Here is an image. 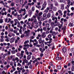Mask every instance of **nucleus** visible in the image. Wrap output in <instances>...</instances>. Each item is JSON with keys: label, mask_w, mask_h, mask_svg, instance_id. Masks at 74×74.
I'll return each mask as SVG.
<instances>
[{"label": "nucleus", "mask_w": 74, "mask_h": 74, "mask_svg": "<svg viewBox=\"0 0 74 74\" xmlns=\"http://www.w3.org/2000/svg\"><path fill=\"white\" fill-rule=\"evenodd\" d=\"M64 20V22H65V19H64L63 18H62L60 19V22L61 23V24L60 25V26H59V29H61V27L63 26V21Z\"/></svg>", "instance_id": "f257e3e1"}, {"label": "nucleus", "mask_w": 74, "mask_h": 74, "mask_svg": "<svg viewBox=\"0 0 74 74\" xmlns=\"http://www.w3.org/2000/svg\"><path fill=\"white\" fill-rule=\"evenodd\" d=\"M49 12H51V13H52L53 14L51 15V18H52V20L53 21H55V15L53 14V12L52 11V10H49Z\"/></svg>", "instance_id": "f03ea898"}, {"label": "nucleus", "mask_w": 74, "mask_h": 74, "mask_svg": "<svg viewBox=\"0 0 74 74\" xmlns=\"http://www.w3.org/2000/svg\"><path fill=\"white\" fill-rule=\"evenodd\" d=\"M24 47H23V49H25V52L27 51V48H28L29 47V44H26L24 45Z\"/></svg>", "instance_id": "7ed1b4c3"}, {"label": "nucleus", "mask_w": 74, "mask_h": 74, "mask_svg": "<svg viewBox=\"0 0 74 74\" xmlns=\"http://www.w3.org/2000/svg\"><path fill=\"white\" fill-rule=\"evenodd\" d=\"M30 31L29 30H28L27 31H25V33L26 34L25 35V37H28L29 36V32Z\"/></svg>", "instance_id": "20e7f679"}, {"label": "nucleus", "mask_w": 74, "mask_h": 74, "mask_svg": "<svg viewBox=\"0 0 74 74\" xmlns=\"http://www.w3.org/2000/svg\"><path fill=\"white\" fill-rule=\"evenodd\" d=\"M23 11L24 12H26V9H25V8H24L23 9L21 8L18 11V12L19 13H21V12H23Z\"/></svg>", "instance_id": "39448f33"}, {"label": "nucleus", "mask_w": 74, "mask_h": 74, "mask_svg": "<svg viewBox=\"0 0 74 74\" xmlns=\"http://www.w3.org/2000/svg\"><path fill=\"white\" fill-rule=\"evenodd\" d=\"M10 43H13L15 41V38H12L10 40Z\"/></svg>", "instance_id": "423d86ee"}, {"label": "nucleus", "mask_w": 74, "mask_h": 74, "mask_svg": "<svg viewBox=\"0 0 74 74\" xmlns=\"http://www.w3.org/2000/svg\"><path fill=\"white\" fill-rule=\"evenodd\" d=\"M41 37H42V38H45L46 37V34H45V32H44L42 34Z\"/></svg>", "instance_id": "0eeeda50"}, {"label": "nucleus", "mask_w": 74, "mask_h": 74, "mask_svg": "<svg viewBox=\"0 0 74 74\" xmlns=\"http://www.w3.org/2000/svg\"><path fill=\"white\" fill-rule=\"evenodd\" d=\"M47 4V2H46V1H45L44 2V3L42 5V7H43L44 8H45L46 7Z\"/></svg>", "instance_id": "6e6552de"}, {"label": "nucleus", "mask_w": 74, "mask_h": 74, "mask_svg": "<svg viewBox=\"0 0 74 74\" xmlns=\"http://www.w3.org/2000/svg\"><path fill=\"white\" fill-rule=\"evenodd\" d=\"M49 10V7H47L46 9H45V12L46 13V14H47L48 12V11Z\"/></svg>", "instance_id": "1a4fd4ad"}, {"label": "nucleus", "mask_w": 74, "mask_h": 74, "mask_svg": "<svg viewBox=\"0 0 74 74\" xmlns=\"http://www.w3.org/2000/svg\"><path fill=\"white\" fill-rule=\"evenodd\" d=\"M34 23H35V25H38V22L37 21L36 19H34V20L33 21Z\"/></svg>", "instance_id": "9d476101"}, {"label": "nucleus", "mask_w": 74, "mask_h": 74, "mask_svg": "<svg viewBox=\"0 0 74 74\" xmlns=\"http://www.w3.org/2000/svg\"><path fill=\"white\" fill-rule=\"evenodd\" d=\"M38 41L39 42V44H41V43H44V40H42L41 39H39L38 40Z\"/></svg>", "instance_id": "9b49d317"}, {"label": "nucleus", "mask_w": 74, "mask_h": 74, "mask_svg": "<svg viewBox=\"0 0 74 74\" xmlns=\"http://www.w3.org/2000/svg\"><path fill=\"white\" fill-rule=\"evenodd\" d=\"M16 61V62L17 63H18L19 61V58H18V57H16L15 59L14 60V61Z\"/></svg>", "instance_id": "f8f14e48"}, {"label": "nucleus", "mask_w": 74, "mask_h": 74, "mask_svg": "<svg viewBox=\"0 0 74 74\" xmlns=\"http://www.w3.org/2000/svg\"><path fill=\"white\" fill-rule=\"evenodd\" d=\"M62 53L63 54V55L65 56V49L64 48L62 49Z\"/></svg>", "instance_id": "ddd939ff"}, {"label": "nucleus", "mask_w": 74, "mask_h": 74, "mask_svg": "<svg viewBox=\"0 0 74 74\" xmlns=\"http://www.w3.org/2000/svg\"><path fill=\"white\" fill-rule=\"evenodd\" d=\"M28 14L29 15H31L32 14V13H33V12L31 10H29L28 11Z\"/></svg>", "instance_id": "4468645a"}, {"label": "nucleus", "mask_w": 74, "mask_h": 74, "mask_svg": "<svg viewBox=\"0 0 74 74\" xmlns=\"http://www.w3.org/2000/svg\"><path fill=\"white\" fill-rule=\"evenodd\" d=\"M2 61L1 60H0V63L1 64H3L4 63V60L3 59H2Z\"/></svg>", "instance_id": "2eb2a0df"}, {"label": "nucleus", "mask_w": 74, "mask_h": 74, "mask_svg": "<svg viewBox=\"0 0 74 74\" xmlns=\"http://www.w3.org/2000/svg\"><path fill=\"white\" fill-rule=\"evenodd\" d=\"M64 5L63 4H62L61 5V8L62 10H64Z\"/></svg>", "instance_id": "dca6fc26"}, {"label": "nucleus", "mask_w": 74, "mask_h": 74, "mask_svg": "<svg viewBox=\"0 0 74 74\" xmlns=\"http://www.w3.org/2000/svg\"><path fill=\"white\" fill-rule=\"evenodd\" d=\"M31 58V56L30 55H28L27 56V60H30V58Z\"/></svg>", "instance_id": "f3484780"}, {"label": "nucleus", "mask_w": 74, "mask_h": 74, "mask_svg": "<svg viewBox=\"0 0 74 74\" xmlns=\"http://www.w3.org/2000/svg\"><path fill=\"white\" fill-rule=\"evenodd\" d=\"M56 60H62V58L61 57H57L56 58Z\"/></svg>", "instance_id": "a211bd4d"}, {"label": "nucleus", "mask_w": 74, "mask_h": 74, "mask_svg": "<svg viewBox=\"0 0 74 74\" xmlns=\"http://www.w3.org/2000/svg\"><path fill=\"white\" fill-rule=\"evenodd\" d=\"M6 55H8V54H7V53H6V54H4L2 56V58L3 59H4L5 58V56H6Z\"/></svg>", "instance_id": "6ab92c4d"}, {"label": "nucleus", "mask_w": 74, "mask_h": 74, "mask_svg": "<svg viewBox=\"0 0 74 74\" xmlns=\"http://www.w3.org/2000/svg\"><path fill=\"white\" fill-rule=\"evenodd\" d=\"M28 21L29 22H30V21H31V22H33V19L32 18H29L28 19Z\"/></svg>", "instance_id": "aec40b11"}, {"label": "nucleus", "mask_w": 74, "mask_h": 74, "mask_svg": "<svg viewBox=\"0 0 74 74\" xmlns=\"http://www.w3.org/2000/svg\"><path fill=\"white\" fill-rule=\"evenodd\" d=\"M36 8H38V9H41V6L40 5H36Z\"/></svg>", "instance_id": "412c9836"}, {"label": "nucleus", "mask_w": 74, "mask_h": 74, "mask_svg": "<svg viewBox=\"0 0 74 74\" xmlns=\"http://www.w3.org/2000/svg\"><path fill=\"white\" fill-rule=\"evenodd\" d=\"M55 19L56 20L55 21L54 23H58V18L56 17H55Z\"/></svg>", "instance_id": "4be33fe9"}, {"label": "nucleus", "mask_w": 74, "mask_h": 74, "mask_svg": "<svg viewBox=\"0 0 74 74\" xmlns=\"http://www.w3.org/2000/svg\"><path fill=\"white\" fill-rule=\"evenodd\" d=\"M51 14L50 13H48L47 15V17L48 18H50L51 17Z\"/></svg>", "instance_id": "5701e85b"}, {"label": "nucleus", "mask_w": 74, "mask_h": 74, "mask_svg": "<svg viewBox=\"0 0 74 74\" xmlns=\"http://www.w3.org/2000/svg\"><path fill=\"white\" fill-rule=\"evenodd\" d=\"M36 43H34L33 45L34 46H36V45H37L38 44V41H37L36 42H35Z\"/></svg>", "instance_id": "b1692460"}, {"label": "nucleus", "mask_w": 74, "mask_h": 74, "mask_svg": "<svg viewBox=\"0 0 74 74\" xmlns=\"http://www.w3.org/2000/svg\"><path fill=\"white\" fill-rule=\"evenodd\" d=\"M36 17H37V16H36L35 15H34L32 17V18L33 19V20L34 21V19H36Z\"/></svg>", "instance_id": "393cba45"}, {"label": "nucleus", "mask_w": 74, "mask_h": 74, "mask_svg": "<svg viewBox=\"0 0 74 74\" xmlns=\"http://www.w3.org/2000/svg\"><path fill=\"white\" fill-rule=\"evenodd\" d=\"M24 52H24V51H21V56H23V55H24V54L23 53H24Z\"/></svg>", "instance_id": "a878e982"}, {"label": "nucleus", "mask_w": 74, "mask_h": 74, "mask_svg": "<svg viewBox=\"0 0 74 74\" xmlns=\"http://www.w3.org/2000/svg\"><path fill=\"white\" fill-rule=\"evenodd\" d=\"M52 35L53 36H56V32H53L52 33Z\"/></svg>", "instance_id": "bb28decb"}, {"label": "nucleus", "mask_w": 74, "mask_h": 74, "mask_svg": "<svg viewBox=\"0 0 74 74\" xmlns=\"http://www.w3.org/2000/svg\"><path fill=\"white\" fill-rule=\"evenodd\" d=\"M47 37L49 38H51L52 37V35L51 34H49L47 36Z\"/></svg>", "instance_id": "cd10ccee"}, {"label": "nucleus", "mask_w": 74, "mask_h": 74, "mask_svg": "<svg viewBox=\"0 0 74 74\" xmlns=\"http://www.w3.org/2000/svg\"><path fill=\"white\" fill-rule=\"evenodd\" d=\"M53 4H51L49 7V8L51 9V10H52V8H53Z\"/></svg>", "instance_id": "c85d7f7f"}, {"label": "nucleus", "mask_w": 74, "mask_h": 74, "mask_svg": "<svg viewBox=\"0 0 74 74\" xmlns=\"http://www.w3.org/2000/svg\"><path fill=\"white\" fill-rule=\"evenodd\" d=\"M14 21L16 23H19V21H18V20L16 19H14Z\"/></svg>", "instance_id": "c756f323"}, {"label": "nucleus", "mask_w": 74, "mask_h": 74, "mask_svg": "<svg viewBox=\"0 0 74 74\" xmlns=\"http://www.w3.org/2000/svg\"><path fill=\"white\" fill-rule=\"evenodd\" d=\"M69 26L71 27H73L74 26V25L73 23H70L69 24Z\"/></svg>", "instance_id": "7c9ffc66"}, {"label": "nucleus", "mask_w": 74, "mask_h": 74, "mask_svg": "<svg viewBox=\"0 0 74 74\" xmlns=\"http://www.w3.org/2000/svg\"><path fill=\"white\" fill-rule=\"evenodd\" d=\"M35 10V7L32 6V11H34Z\"/></svg>", "instance_id": "2f4dec72"}, {"label": "nucleus", "mask_w": 74, "mask_h": 74, "mask_svg": "<svg viewBox=\"0 0 74 74\" xmlns=\"http://www.w3.org/2000/svg\"><path fill=\"white\" fill-rule=\"evenodd\" d=\"M11 52L12 54H15V53H16L15 51L14 50L11 51Z\"/></svg>", "instance_id": "473e14b6"}, {"label": "nucleus", "mask_w": 74, "mask_h": 74, "mask_svg": "<svg viewBox=\"0 0 74 74\" xmlns=\"http://www.w3.org/2000/svg\"><path fill=\"white\" fill-rule=\"evenodd\" d=\"M17 66H19V67H21H21H23V66L21 65V64L19 62L18 63Z\"/></svg>", "instance_id": "72a5a7b5"}, {"label": "nucleus", "mask_w": 74, "mask_h": 74, "mask_svg": "<svg viewBox=\"0 0 74 74\" xmlns=\"http://www.w3.org/2000/svg\"><path fill=\"white\" fill-rule=\"evenodd\" d=\"M45 26L46 27H49V24L48 23H47L45 25Z\"/></svg>", "instance_id": "f704fd0d"}, {"label": "nucleus", "mask_w": 74, "mask_h": 74, "mask_svg": "<svg viewBox=\"0 0 74 74\" xmlns=\"http://www.w3.org/2000/svg\"><path fill=\"white\" fill-rule=\"evenodd\" d=\"M14 4H15V3L14 2H12L11 4V5L12 7H14Z\"/></svg>", "instance_id": "c9c22d12"}, {"label": "nucleus", "mask_w": 74, "mask_h": 74, "mask_svg": "<svg viewBox=\"0 0 74 74\" xmlns=\"http://www.w3.org/2000/svg\"><path fill=\"white\" fill-rule=\"evenodd\" d=\"M27 16H28V14L26 15L25 16V17L23 18V19H25V18H27Z\"/></svg>", "instance_id": "e433bc0d"}, {"label": "nucleus", "mask_w": 74, "mask_h": 74, "mask_svg": "<svg viewBox=\"0 0 74 74\" xmlns=\"http://www.w3.org/2000/svg\"><path fill=\"white\" fill-rule=\"evenodd\" d=\"M28 42H29V40H27L24 42V44H27V43Z\"/></svg>", "instance_id": "4c0bfd02"}, {"label": "nucleus", "mask_w": 74, "mask_h": 74, "mask_svg": "<svg viewBox=\"0 0 74 74\" xmlns=\"http://www.w3.org/2000/svg\"><path fill=\"white\" fill-rule=\"evenodd\" d=\"M43 17H46L47 16V14L46 13H44L43 14Z\"/></svg>", "instance_id": "58836bf2"}, {"label": "nucleus", "mask_w": 74, "mask_h": 74, "mask_svg": "<svg viewBox=\"0 0 74 74\" xmlns=\"http://www.w3.org/2000/svg\"><path fill=\"white\" fill-rule=\"evenodd\" d=\"M8 37H11L12 36V33H10L8 35Z\"/></svg>", "instance_id": "ea45409f"}, {"label": "nucleus", "mask_w": 74, "mask_h": 74, "mask_svg": "<svg viewBox=\"0 0 74 74\" xmlns=\"http://www.w3.org/2000/svg\"><path fill=\"white\" fill-rule=\"evenodd\" d=\"M17 27H20V23H18Z\"/></svg>", "instance_id": "a19ab883"}, {"label": "nucleus", "mask_w": 74, "mask_h": 74, "mask_svg": "<svg viewBox=\"0 0 74 74\" xmlns=\"http://www.w3.org/2000/svg\"><path fill=\"white\" fill-rule=\"evenodd\" d=\"M57 69H61V66H57Z\"/></svg>", "instance_id": "79ce46f5"}, {"label": "nucleus", "mask_w": 74, "mask_h": 74, "mask_svg": "<svg viewBox=\"0 0 74 74\" xmlns=\"http://www.w3.org/2000/svg\"><path fill=\"white\" fill-rule=\"evenodd\" d=\"M31 33L33 34V36H36V33L34 32H32Z\"/></svg>", "instance_id": "37998d69"}, {"label": "nucleus", "mask_w": 74, "mask_h": 74, "mask_svg": "<svg viewBox=\"0 0 74 74\" xmlns=\"http://www.w3.org/2000/svg\"><path fill=\"white\" fill-rule=\"evenodd\" d=\"M28 28L29 29H30L31 30H32V29H33V28L32 27V26H31L30 27V26H29L28 27Z\"/></svg>", "instance_id": "c03bdc74"}, {"label": "nucleus", "mask_w": 74, "mask_h": 74, "mask_svg": "<svg viewBox=\"0 0 74 74\" xmlns=\"http://www.w3.org/2000/svg\"><path fill=\"white\" fill-rule=\"evenodd\" d=\"M4 41V38H1L0 39V42H3Z\"/></svg>", "instance_id": "a18cd8bd"}, {"label": "nucleus", "mask_w": 74, "mask_h": 74, "mask_svg": "<svg viewBox=\"0 0 74 74\" xmlns=\"http://www.w3.org/2000/svg\"><path fill=\"white\" fill-rule=\"evenodd\" d=\"M22 29H19V32L20 34H22Z\"/></svg>", "instance_id": "49530a36"}, {"label": "nucleus", "mask_w": 74, "mask_h": 74, "mask_svg": "<svg viewBox=\"0 0 74 74\" xmlns=\"http://www.w3.org/2000/svg\"><path fill=\"white\" fill-rule=\"evenodd\" d=\"M60 3H62V2L64 3L65 2V0H64L63 1V0H60Z\"/></svg>", "instance_id": "de8ad7c7"}, {"label": "nucleus", "mask_w": 74, "mask_h": 74, "mask_svg": "<svg viewBox=\"0 0 74 74\" xmlns=\"http://www.w3.org/2000/svg\"><path fill=\"white\" fill-rule=\"evenodd\" d=\"M3 22V20L2 19H0V23H2Z\"/></svg>", "instance_id": "09e8293b"}, {"label": "nucleus", "mask_w": 74, "mask_h": 74, "mask_svg": "<svg viewBox=\"0 0 74 74\" xmlns=\"http://www.w3.org/2000/svg\"><path fill=\"white\" fill-rule=\"evenodd\" d=\"M48 21L49 23H51V22H52V20H51V19L49 18V19Z\"/></svg>", "instance_id": "8fccbe9b"}, {"label": "nucleus", "mask_w": 74, "mask_h": 74, "mask_svg": "<svg viewBox=\"0 0 74 74\" xmlns=\"http://www.w3.org/2000/svg\"><path fill=\"white\" fill-rule=\"evenodd\" d=\"M25 37V34H22L21 36V38H23Z\"/></svg>", "instance_id": "3c124183"}, {"label": "nucleus", "mask_w": 74, "mask_h": 74, "mask_svg": "<svg viewBox=\"0 0 74 74\" xmlns=\"http://www.w3.org/2000/svg\"><path fill=\"white\" fill-rule=\"evenodd\" d=\"M20 4H21V5H22V4H23V0H21L20 1Z\"/></svg>", "instance_id": "603ef678"}, {"label": "nucleus", "mask_w": 74, "mask_h": 74, "mask_svg": "<svg viewBox=\"0 0 74 74\" xmlns=\"http://www.w3.org/2000/svg\"><path fill=\"white\" fill-rule=\"evenodd\" d=\"M42 12H40L38 14L39 16H40V15H42Z\"/></svg>", "instance_id": "864d4df0"}, {"label": "nucleus", "mask_w": 74, "mask_h": 74, "mask_svg": "<svg viewBox=\"0 0 74 74\" xmlns=\"http://www.w3.org/2000/svg\"><path fill=\"white\" fill-rule=\"evenodd\" d=\"M71 2V1L70 0H68L67 1V3L68 4H70V3Z\"/></svg>", "instance_id": "5fc2aeb1"}, {"label": "nucleus", "mask_w": 74, "mask_h": 74, "mask_svg": "<svg viewBox=\"0 0 74 74\" xmlns=\"http://www.w3.org/2000/svg\"><path fill=\"white\" fill-rule=\"evenodd\" d=\"M38 23L40 25H41V24H42V22H41V20L38 21Z\"/></svg>", "instance_id": "6e6d98bb"}, {"label": "nucleus", "mask_w": 74, "mask_h": 74, "mask_svg": "<svg viewBox=\"0 0 74 74\" xmlns=\"http://www.w3.org/2000/svg\"><path fill=\"white\" fill-rule=\"evenodd\" d=\"M11 18H9L8 21V23H9V22H10V21H11Z\"/></svg>", "instance_id": "4d7b16f0"}, {"label": "nucleus", "mask_w": 74, "mask_h": 74, "mask_svg": "<svg viewBox=\"0 0 74 74\" xmlns=\"http://www.w3.org/2000/svg\"><path fill=\"white\" fill-rule=\"evenodd\" d=\"M53 10L54 11H56V7H54L53 8Z\"/></svg>", "instance_id": "13d9d810"}, {"label": "nucleus", "mask_w": 74, "mask_h": 74, "mask_svg": "<svg viewBox=\"0 0 74 74\" xmlns=\"http://www.w3.org/2000/svg\"><path fill=\"white\" fill-rule=\"evenodd\" d=\"M41 47L43 48V47H44V44L43 43L41 44Z\"/></svg>", "instance_id": "bf43d9fd"}, {"label": "nucleus", "mask_w": 74, "mask_h": 74, "mask_svg": "<svg viewBox=\"0 0 74 74\" xmlns=\"http://www.w3.org/2000/svg\"><path fill=\"white\" fill-rule=\"evenodd\" d=\"M13 33L16 34L17 33H18V31L16 30H14L13 31Z\"/></svg>", "instance_id": "052dcab7"}, {"label": "nucleus", "mask_w": 74, "mask_h": 74, "mask_svg": "<svg viewBox=\"0 0 74 74\" xmlns=\"http://www.w3.org/2000/svg\"><path fill=\"white\" fill-rule=\"evenodd\" d=\"M32 60H34L35 59V57L33 56H32Z\"/></svg>", "instance_id": "680f3d73"}, {"label": "nucleus", "mask_w": 74, "mask_h": 74, "mask_svg": "<svg viewBox=\"0 0 74 74\" xmlns=\"http://www.w3.org/2000/svg\"><path fill=\"white\" fill-rule=\"evenodd\" d=\"M16 55H17V56H18V57H19V56H20V53H17L16 54Z\"/></svg>", "instance_id": "e2e57ef3"}, {"label": "nucleus", "mask_w": 74, "mask_h": 74, "mask_svg": "<svg viewBox=\"0 0 74 74\" xmlns=\"http://www.w3.org/2000/svg\"><path fill=\"white\" fill-rule=\"evenodd\" d=\"M8 53V55H11V52H10V51H9L7 52Z\"/></svg>", "instance_id": "0e129e2a"}, {"label": "nucleus", "mask_w": 74, "mask_h": 74, "mask_svg": "<svg viewBox=\"0 0 74 74\" xmlns=\"http://www.w3.org/2000/svg\"><path fill=\"white\" fill-rule=\"evenodd\" d=\"M43 30H44L45 31H46L47 30V28L45 27H44L43 28Z\"/></svg>", "instance_id": "69168bd1"}, {"label": "nucleus", "mask_w": 74, "mask_h": 74, "mask_svg": "<svg viewBox=\"0 0 74 74\" xmlns=\"http://www.w3.org/2000/svg\"><path fill=\"white\" fill-rule=\"evenodd\" d=\"M54 24H55L54 22H53L51 23V26H53V25H54Z\"/></svg>", "instance_id": "338daca9"}, {"label": "nucleus", "mask_w": 74, "mask_h": 74, "mask_svg": "<svg viewBox=\"0 0 74 74\" xmlns=\"http://www.w3.org/2000/svg\"><path fill=\"white\" fill-rule=\"evenodd\" d=\"M71 52H74V49L72 48V49H71Z\"/></svg>", "instance_id": "774afa93"}]
</instances>
